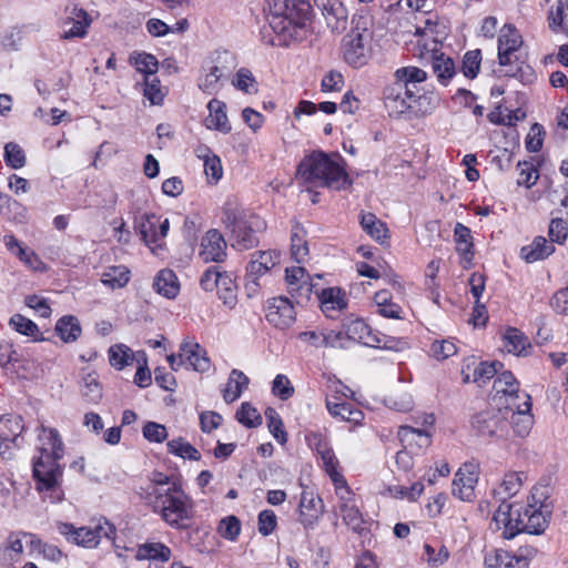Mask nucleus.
Wrapping results in <instances>:
<instances>
[{
	"mask_svg": "<svg viewBox=\"0 0 568 568\" xmlns=\"http://www.w3.org/2000/svg\"><path fill=\"white\" fill-rule=\"evenodd\" d=\"M548 235L552 244H564L568 237V223L560 217L551 219Z\"/></svg>",
	"mask_w": 568,
	"mask_h": 568,
	"instance_id": "69168bd1",
	"label": "nucleus"
},
{
	"mask_svg": "<svg viewBox=\"0 0 568 568\" xmlns=\"http://www.w3.org/2000/svg\"><path fill=\"white\" fill-rule=\"evenodd\" d=\"M92 20L88 12L77 6L72 7L63 23V39L84 38Z\"/></svg>",
	"mask_w": 568,
	"mask_h": 568,
	"instance_id": "a211bd4d",
	"label": "nucleus"
},
{
	"mask_svg": "<svg viewBox=\"0 0 568 568\" xmlns=\"http://www.w3.org/2000/svg\"><path fill=\"white\" fill-rule=\"evenodd\" d=\"M434 73L443 84H446L455 74V64L450 58H445L443 53L432 59Z\"/></svg>",
	"mask_w": 568,
	"mask_h": 568,
	"instance_id": "8fccbe9b",
	"label": "nucleus"
},
{
	"mask_svg": "<svg viewBox=\"0 0 568 568\" xmlns=\"http://www.w3.org/2000/svg\"><path fill=\"white\" fill-rule=\"evenodd\" d=\"M477 481L478 466L474 463H465L455 474L453 495L464 501L473 500Z\"/></svg>",
	"mask_w": 568,
	"mask_h": 568,
	"instance_id": "ddd939ff",
	"label": "nucleus"
},
{
	"mask_svg": "<svg viewBox=\"0 0 568 568\" xmlns=\"http://www.w3.org/2000/svg\"><path fill=\"white\" fill-rule=\"evenodd\" d=\"M187 364L196 372H206L211 363L206 351L194 339H185L180 347Z\"/></svg>",
	"mask_w": 568,
	"mask_h": 568,
	"instance_id": "b1692460",
	"label": "nucleus"
},
{
	"mask_svg": "<svg viewBox=\"0 0 568 568\" xmlns=\"http://www.w3.org/2000/svg\"><path fill=\"white\" fill-rule=\"evenodd\" d=\"M498 63L501 68L499 73L505 77H518V73H524V61L517 53H503L498 52Z\"/></svg>",
	"mask_w": 568,
	"mask_h": 568,
	"instance_id": "de8ad7c7",
	"label": "nucleus"
},
{
	"mask_svg": "<svg viewBox=\"0 0 568 568\" xmlns=\"http://www.w3.org/2000/svg\"><path fill=\"white\" fill-rule=\"evenodd\" d=\"M537 555L532 546H521L516 551L493 550L485 556V568H528Z\"/></svg>",
	"mask_w": 568,
	"mask_h": 568,
	"instance_id": "9d476101",
	"label": "nucleus"
},
{
	"mask_svg": "<svg viewBox=\"0 0 568 568\" xmlns=\"http://www.w3.org/2000/svg\"><path fill=\"white\" fill-rule=\"evenodd\" d=\"M54 331L64 343L75 342L82 333L80 322L73 315H64L59 318Z\"/></svg>",
	"mask_w": 568,
	"mask_h": 568,
	"instance_id": "473e14b6",
	"label": "nucleus"
},
{
	"mask_svg": "<svg viewBox=\"0 0 568 568\" xmlns=\"http://www.w3.org/2000/svg\"><path fill=\"white\" fill-rule=\"evenodd\" d=\"M361 226L372 239L382 244L388 239L386 224L373 213H363L361 215Z\"/></svg>",
	"mask_w": 568,
	"mask_h": 568,
	"instance_id": "e433bc0d",
	"label": "nucleus"
},
{
	"mask_svg": "<svg viewBox=\"0 0 568 568\" xmlns=\"http://www.w3.org/2000/svg\"><path fill=\"white\" fill-rule=\"evenodd\" d=\"M525 400L524 405L517 407L515 414L509 415V424L514 433L519 437H526L534 425V417L531 414V397L529 395H521Z\"/></svg>",
	"mask_w": 568,
	"mask_h": 568,
	"instance_id": "412c9836",
	"label": "nucleus"
},
{
	"mask_svg": "<svg viewBox=\"0 0 568 568\" xmlns=\"http://www.w3.org/2000/svg\"><path fill=\"white\" fill-rule=\"evenodd\" d=\"M285 281L288 293L297 303L310 298L313 286L310 275L304 267H287L285 271Z\"/></svg>",
	"mask_w": 568,
	"mask_h": 568,
	"instance_id": "dca6fc26",
	"label": "nucleus"
},
{
	"mask_svg": "<svg viewBox=\"0 0 568 568\" xmlns=\"http://www.w3.org/2000/svg\"><path fill=\"white\" fill-rule=\"evenodd\" d=\"M326 407L332 416L339 417L342 420H346L355 425L361 424L364 419L363 412L355 408L349 403H333L327 399Z\"/></svg>",
	"mask_w": 568,
	"mask_h": 568,
	"instance_id": "4c0bfd02",
	"label": "nucleus"
},
{
	"mask_svg": "<svg viewBox=\"0 0 568 568\" xmlns=\"http://www.w3.org/2000/svg\"><path fill=\"white\" fill-rule=\"evenodd\" d=\"M475 365V361L468 362L462 368L463 381L465 383L475 382V383H485L486 381L493 378L499 368L503 367V364L499 362H481L478 366L474 367L473 378H470L469 369Z\"/></svg>",
	"mask_w": 568,
	"mask_h": 568,
	"instance_id": "c85d7f7f",
	"label": "nucleus"
},
{
	"mask_svg": "<svg viewBox=\"0 0 568 568\" xmlns=\"http://www.w3.org/2000/svg\"><path fill=\"white\" fill-rule=\"evenodd\" d=\"M523 479L519 473H508L504 476L501 483L494 489V498L499 503L497 509L501 506L507 505L515 509V505L508 503V499L514 497L521 488Z\"/></svg>",
	"mask_w": 568,
	"mask_h": 568,
	"instance_id": "4be33fe9",
	"label": "nucleus"
},
{
	"mask_svg": "<svg viewBox=\"0 0 568 568\" xmlns=\"http://www.w3.org/2000/svg\"><path fill=\"white\" fill-rule=\"evenodd\" d=\"M291 242L292 258L300 264L303 263L308 255V246L304 239V230L298 223L292 227Z\"/></svg>",
	"mask_w": 568,
	"mask_h": 568,
	"instance_id": "79ce46f5",
	"label": "nucleus"
},
{
	"mask_svg": "<svg viewBox=\"0 0 568 568\" xmlns=\"http://www.w3.org/2000/svg\"><path fill=\"white\" fill-rule=\"evenodd\" d=\"M280 262V253L276 251H260L252 255L246 272L247 278H251L250 283L256 285V280L262 275L266 274Z\"/></svg>",
	"mask_w": 568,
	"mask_h": 568,
	"instance_id": "6ab92c4d",
	"label": "nucleus"
},
{
	"mask_svg": "<svg viewBox=\"0 0 568 568\" xmlns=\"http://www.w3.org/2000/svg\"><path fill=\"white\" fill-rule=\"evenodd\" d=\"M508 426L509 420L496 404L477 413L471 418L473 430L484 438L504 437L508 433Z\"/></svg>",
	"mask_w": 568,
	"mask_h": 568,
	"instance_id": "1a4fd4ad",
	"label": "nucleus"
},
{
	"mask_svg": "<svg viewBox=\"0 0 568 568\" xmlns=\"http://www.w3.org/2000/svg\"><path fill=\"white\" fill-rule=\"evenodd\" d=\"M131 62L134 64L135 69L145 74V77H154L158 71V60L150 53L142 52L131 55Z\"/></svg>",
	"mask_w": 568,
	"mask_h": 568,
	"instance_id": "603ef678",
	"label": "nucleus"
},
{
	"mask_svg": "<svg viewBox=\"0 0 568 568\" xmlns=\"http://www.w3.org/2000/svg\"><path fill=\"white\" fill-rule=\"evenodd\" d=\"M143 94L151 104H162L164 93L162 92L160 80L156 77H145Z\"/></svg>",
	"mask_w": 568,
	"mask_h": 568,
	"instance_id": "e2e57ef3",
	"label": "nucleus"
},
{
	"mask_svg": "<svg viewBox=\"0 0 568 568\" xmlns=\"http://www.w3.org/2000/svg\"><path fill=\"white\" fill-rule=\"evenodd\" d=\"M549 27L552 30L568 27V0H558L556 9L550 12Z\"/></svg>",
	"mask_w": 568,
	"mask_h": 568,
	"instance_id": "774afa93",
	"label": "nucleus"
},
{
	"mask_svg": "<svg viewBox=\"0 0 568 568\" xmlns=\"http://www.w3.org/2000/svg\"><path fill=\"white\" fill-rule=\"evenodd\" d=\"M371 21L364 16H354L352 29L343 38L342 52L344 61L353 68H362L367 64L371 57L372 32Z\"/></svg>",
	"mask_w": 568,
	"mask_h": 568,
	"instance_id": "423d86ee",
	"label": "nucleus"
},
{
	"mask_svg": "<svg viewBox=\"0 0 568 568\" xmlns=\"http://www.w3.org/2000/svg\"><path fill=\"white\" fill-rule=\"evenodd\" d=\"M397 436L404 446H413L415 443L419 447H427L430 444V438L425 430L410 426H400Z\"/></svg>",
	"mask_w": 568,
	"mask_h": 568,
	"instance_id": "49530a36",
	"label": "nucleus"
},
{
	"mask_svg": "<svg viewBox=\"0 0 568 568\" xmlns=\"http://www.w3.org/2000/svg\"><path fill=\"white\" fill-rule=\"evenodd\" d=\"M130 280V271L124 265H115L108 267L101 277V282L111 288H121L128 284Z\"/></svg>",
	"mask_w": 568,
	"mask_h": 568,
	"instance_id": "a19ab883",
	"label": "nucleus"
},
{
	"mask_svg": "<svg viewBox=\"0 0 568 568\" xmlns=\"http://www.w3.org/2000/svg\"><path fill=\"white\" fill-rule=\"evenodd\" d=\"M555 252L554 244L545 236L538 235L520 250V257L527 263L544 261Z\"/></svg>",
	"mask_w": 568,
	"mask_h": 568,
	"instance_id": "a878e982",
	"label": "nucleus"
},
{
	"mask_svg": "<svg viewBox=\"0 0 568 568\" xmlns=\"http://www.w3.org/2000/svg\"><path fill=\"white\" fill-rule=\"evenodd\" d=\"M247 376L239 369H233L230 374L226 387L223 390L224 400L226 403L236 400L241 396L243 389L247 387Z\"/></svg>",
	"mask_w": 568,
	"mask_h": 568,
	"instance_id": "58836bf2",
	"label": "nucleus"
},
{
	"mask_svg": "<svg viewBox=\"0 0 568 568\" xmlns=\"http://www.w3.org/2000/svg\"><path fill=\"white\" fill-rule=\"evenodd\" d=\"M427 78L424 70L417 67H403L395 72V83L405 84V89L415 90L419 93L418 85Z\"/></svg>",
	"mask_w": 568,
	"mask_h": 568,
	"instance_id": "72a5a7b5",
	"label": "nucleus"
},
{
	"mask_svg": "<svg viewBox=\"0 0 568 568\" xmlns=\"http://www.w3.org/2000/svg\"><path fill=\"white\" fill-rule=\"evenodd\" d=\"M504 346L508 353L517 356H528L531 344L527 336L515 327H509L504 334Z\"/></svg>",
	"mask_w": 568,
	"mask_h": 568,
	"instance_id": "7c9ffc66",
	"label": "nucleus"
},
{
	"mask_svg": "<svg viewBox=\"0 0 568 568\" xmlns=\"http://www.w3.org/2000/svg\"><path fill=\"white\" fill-rule=\"evenodd\" d=\"M523 45V38L513 24H505L498 37V52L516 53Z\"/></svg>",
	"mask_w": 568,
	"mask_h": 568,
	"instance_id": "f704fd0d",
	"label": "nucleus"
},
{
	"mask_svg": "<svg viewBox=\"0 0 568 568\" xmlns=\"http://www.w3.org/2000/svg\"><path fill=\"white\" fill-rule=\"evenodd\" d=\"M237 420L246 427H256L261 425L262 417L257 409L251 406L248 403H243L241 408L236 413Z\"/></svg>",
	"mask_w": 568,
	"mask_h": 568,
	"instance_id": "338daca9",
	"label": "nucleus"
},
{
	"mask_svg": "<svg viewBox=\"0 0 568 568\" xmlns=\"http://www.w3.org/2000/svg\"><path fill=\"white\" fill-rule=\"evenodd\" d=\"M493 388L495 390L494 403H497V399L500 397H505L515 390L519 389V384L511 372H503L499 374L494 381Z\"/></svg>",
	"mask_w": 568,
	"mask_h": 568,
	"instance_id": "c03bdc74",
	"label": "nucleus"
},
{
	"mask_svg": "<svg viewBox=\"0 0 568 568\" xmlns=\"http://www.w3.org/2000/svg\"><path fill=\"white\" fill-rule=\"evenodd\" d=\"M232 83L237 90H241L245 93L252 94L257 92L256 80L253 73L246 68H241L236 72Z\"/></svg>",
	"mask_w": 568,
	"mask_h": 568,
	"instance_id": "4d7b16f0",
	"label": "nucleus"
},
{
	"mask_svg": "<svg viewBox=\"0 0 568 568\" xmlns=\"http://www.w3.org/2000/svg\"><path fill=\"white\" fill-rule=\"evenodd\" d=\"M426 99L415 90L405 89V84L392 82L384 89V104L390 116H400L410 112L415 115L425 113L422 103Z\"/></svg>",
	"mask_w": 568,
	"mask_h": 568,
	"instance_id": "0eeeda50",
	"label": "nucleus"
},
{
	"mask_svg": "<svg viewBox=\"0 0 568 568\" xmlns=\"http://www.w3.org/2000/svg\"><path fill=\"white\" fill-rule=\"evenodd\" d=\"M315 7L322 12L332 32L342 33L346 30L348 12L339 0H315Z\"/></svg>",
	"mask_w": 568,
	"mask_h": 568,
	"instance_id": "2eb2a0df",
	"label": "nucleus"
},
{
	"mask_svg": "<svg viewBox=\"0 0 568 568\" xmlns=\"http://www.w3.org/2000/svg\"><path fill=\"white\" fill-rule=\"evenodd\" d=\"M425 559L432 567H439L444 565L449 558V551L444 545H439L436 548L433 545H424Z\"/></svg>",
	"mask_w": 568,
	"mask_h": 568,
	"instance_id": "680f3d73",
	"label": "nucleus"
},
{
	"mask_svg": "<svg viewBox=\"0 0 568 568\" xmlns=\"http://www.w3.org/2000/svg\"><path fill=\"white\" fill-rule=\"evenodd\" d=\"M554 505L550 499V488L544 485L534 486L528 504L521 511V507L511 510L504 505L494 514L493 521L496 529L501 530L505 539H513L520 532L540 535L549 525Z\"/></svg>",
	"mask_w": 568,
	"mask_h": 568,
	"instance_id": "f257e3e1",
	"label": "nucleus"
},
{
	"mask_svg": "<svg viewBox=\"0 0 568 568\" xmlns=\"http://www.w3.org/2000/svg\"><path fill=\"white\" fill-rule=\"evenodd\" d=\"M209 115L204 120V125L209 130H215L227 134L232 126L226 114V104L217 99H212L207 103Z\"/></svg>",
	"mask_w": 568,
	"mask_h": 568,
	"instance_id": "aec40b11",
	"label": "nucleus"
},
{
	"mask_svg": "<svg viewBox=\"0 0 568 568\" xmlns=\"http://www.w3.org/2000/svg\"><path fill=\"white\" fill-rule=\"evenodd\" d=\"M377 312L387 318H400L402 307L392 302V296L388 291H379L374 296Z\"/></svg>",
	"mask_w": 568,
	"mask_h": 568,
	"instance_id": "a18cd8bd",
	"label": "nucleus"
},
{
	"mask_svg": "<svg viewBox=\"0 0 568 568\" xmlns=\"http://www.w3.org/2000/svg\"><path fill=\"white\" fill-rule=\"evenodd\" d=\"M4 161L11 169H21L27 162L24 151L19 144L9 142L4 146Z\"/></svg>",
	"mask_w": 568,
	"mask_h": 568,
	"instance_id": "6e6d98bb",
	"label": "nucleus"
},
{
	"mask_svg": "<svg viewBox=\"0 0 568 568\" xmlns=\"http://www.w3.org/2000/svg\"><path fill=\"white\" fill-rule=\"evenodd\" d=\"M215 288L217 290L219 296L224 304L229 306H233L235 304V284L230 274L224 272V274H222V277L220 278L219 285Z\"/></svg>",
	"mask_w": 568,
	"mask_h": 568,
	"instance_id": "13d9d810",
	"label": "nucleus"
},
{
	"mask_svg": "<svg viewBox=\"0 0 568 568\" xmlns=\"http://www.w3.org/2000/svg\"><path fill=\"white\" fill-rule=\"evenodd\" d=\"M134 557L138 560H160L169 561L171 549L162 542H145L140 545Z\"/></svg>",
	"mask_w": 568,
	"mask_h": 568,
	"instance_id": "c9c22d12",
	"label": "nucleus"
},
{
	"mask_svg": "<svg viewBox=\"0 0 568 568\" xmlns=\"http://www.w3.org/2000/svg\"><path fill=\"white\" fill-rule=\"evenodd\" d=\"M9 325L16 332L26 336L34 337L39 333L37 324L21 314H14L10 318Z\"/></svg>",
	"mask_w": 568,
	"mask_h": 568,
	"instance_id": "0e129e2a",
	"label": "nucleus"
},
{
	"mask_svg": "<svg viewBox=\"0 0 568 568\" xmlns=\"http://www.w3.org/2000/svg\"><path fill=\"white\" fill-rule=\"evenodd\" d=\"M166 446L170 454L184 459L199 460L201 458L199 450L182 438L172 439Z\"/></svg>",
	"mask_w": 568,
	"mask_h": 568,
	"instance_id": "3c124183",
	"label": "nucleus"
},
{
	"mask_svg": "<svg viewBox=\"0 0 568 568\" xmlns=\"http://www.w3.org/2000/svg\"><path fill=\"white\" fill-rule=\"evenodd\" d=\"M437 22L432 19L425 21L424 27H416L414 36L416 42L413 48V54L422 60H432L440 54L442 43L435 37Z\"/></svg>",
	"mask_w": 568,
	"mask_h": 568,
	"instance_id": "9b49d317",
	"label": "nucleus"
},
{
	"mask_svg": "<svg viewBox=\"0 0 568 568\" xmlns=\"http://www.w3.org/2000/svg\"><path fill=\"white\" fill-rule=\"evenodd\" d=\"M345 334L347 339L355 341L367 347L378 345V332H374L368 324L361 318L351 321L345 325Z\"/></svg>",
	"mask_w": 568,
	"mask_h": 568,
	"instance_id": "5701e85b",
	"label": "nucleus"
},
{
	"mask_svg": "<svg viewBox=\"0 0 568 568\" xmlns=\"http://www.w3.org/2000/svg\"><path fill=\"white\" fill-rule=\"evenodd\" d=\"M454 237L456 242V251L462 257L463 266L468 268L474 258L471 231L466 225L456 223L454 227Z\"/></svg>",
	"mask_w": 568,
	"mask_h": 568,
	"instance_id": "393cba45",
	"label": "nucleus"
},
{
	"mask_svg": "<svg viewBox=\"0 0 568 568\" xmlns=\"http://www.w3.org/2000/svg\"><path fill=\"white\" fill-rule=\"evenodd\" d=\"M265 317L274 327L284 329L295 322L296 313L287 297L278 296L268 302Z\"/></svg>",
	"mask_w": 568,
	"mask_h": 568,
	"instance_id": "4468645a",
	"label": "nucleus"
},
{
	"mask_svg": "<svg viewBox=\"0 0 568 568\" xmlns=\"http://www.w3.org/2000/svg\"><path fill=\"white\" fill-rule=\"evenodd\" d=\"M318 298L321 308L327 317H333L332 312L342 311L347 307L345 294L337 287L322 290Z\"/></svg>",
	"mask_w": 568,
	"mask_h": 568,
	"instance_id": "2f4dec72",
	"label": "nucleus"
},
{
	"mask_svg": "<svg viewBox=\"0 0 568 568\" xmlns=\"http://www.w3.org/2000/svg\"><path fill=\"white\" fill-rule=\"evenodd\" d=\"M145 503L171 528L184 530L191 526L195 511L194 501L183 489L182 484Z\"/></svg>",
	"mask_w": 568,
	"mask_h": 568,
	"instance_id": "39448f33",
	"label": "nucleus"
},
{
	"mask_svg": "<svg viewBox=\"0 0 568 568\" xmlns=\"http://www.w3.org/2000/svg\"><path fill=\"white\" fill-rule=\"evenodd\" d=\"M297 178L314 186L337 191L352 185L344 160L338 154L328 155L323 151H314L301 161Z\"/></svg>",
	"mask_w": 568,
	"mask_h": 568,
	"instance_id": "20e7f679",
	"label": "nucleus"
},
{
	"mask_svg": "<svg viewBox=\"0 0 568 568\" xmlns=\"http://www.w3.org/2000/svg\"><path fill=\"white\" fill-rule=\"evenodd\" d=\"M81 394L87 402L97 404L102 398V387L94 374H87L81 381Z\"/></svg>",
	"mask_w": 568,
	"mask_h": 568,
	"instance_id": "09e8293b",
	"label": "nucleus"
},
{
	"mask_svg": "<svg viewBox=\"0 0 568 568\" xmlns=\"http://www.w3.org/2000/svg\"><path fill=\"white\" fill-rule=\"evenodd\" d=\"M265 417L267 419V426L271 434L276 438L278 443H286L287 434L284 430L283 422L280 415L276 413V410L274 408L268 407L265 410Z\"/></svg>",
	"mask_w": 568,
	"mask_h": 568,
	"instance_id": "bf43d9fd",
	"label": "nucleus"
},
{
	"mask_svg": "<svg viewBox=\"0 0 568 568\" xmlns=\"http://www.w3.org/2000/svg\"><path fill=\"white\" fill-rule=\"evenodd\" d=\"M222 77V70L216 65H212L209 71L199 79V88L205 93L213 94L220 89V79Z\"/></svg>",
	"mask_w": 568,
	"mask_h": 568,
	"instance_id": "864d4df0",
	"label": "nucleus"
},
{
	"mask_svg": "<svg viewBox=\"0 0 568 568\" xmlns=\"http://www.w3.org/2000/svg\"><path fill=\"white\" fill-rule=\"evenodd\" d=\"M57 529L67 540L85 548H95L102 538L112 539L114 535L113 525L106 520L79 528L60 521L57 523Z\"/></svg>",
	"mask_w": 568,
	"mask_h": 568,
	"instance_id": "6e6552de",
	"label": "nucleus"
},
{
	"mask_svg": "<svg viewBox=\"0 0 568 568\" xmlns=\"http://www.w3.org/2000/svg\"><path fill=\"white\" fill-rule=\"evenodd\" d=\"M318 518L313 494L304 491L300 500V521L304 527H312Z\"/></svg>",
	"mask_w": 568,
	"mask_h": 568,
	"instance_id": "37998d69",
	"label": "nucleus"
},
{
	"mask_svg": "<svg viewBox=\"0 0 568 568\" xmlns=\"http://www.w3.org/2000/svg\"><path fill=\"white\" fill-rule=\"evenodd\" d=\"M521 395H528L526 392L515 390L514 393L505 396L504 398L500 397L497 399V403H495L498 408L503 412V414L507 417L509 420V415L515 414L517 412V407L521 408V405H524L525 400L521 398Z\"/></svg>",
	"mask_w": 568,
	"mask_h": 568,
	"instance_id": "5fc2aeb1",
	"label": "nucleus"
},
{
	"mask_svg": "<svg viewBox=\"0 0 568 568\" xmlns=\"http://www.w3.org/2000/svg\"><path fill=\"white\" fill-rule=\"evenodd\" d=\"M40 455L33 462V476L38 481V490L43 493V499L57 504L63 499L60 487L62 468L59 460L63 456V444L53 428L41 427L39 434Z\"/></svg>",
	"mask_w": 568,
	"mask_h": 568,
	"instance_id": "f03ea898",
	"label": "nucleus"
},
{
	"mask_svg": "<svg viewBox=\"0 0 568 568\" xmlns=\"http://www.w3.org/2000/svg\"><path fill=\"white\" fill-rule=\"evenodd\" d=\"M226 242L223 235L215 229L210 230L201 241L200 257L203 262H223L226 257Z\"/></svg>",
	"mask_w": 568,
	"mask_h": 568,
	"instance_id": "f3484780",
	"label": "nucleus"
},
{
	"mask_svg": "<svg viewBox=\"0 0 568 568\" xmlns=\"http://www.w3.org/2000/svg\"><path fill=\"white\" fill-rule=\"evenodd\" d=\"M153 288L166 298H174L180 292V283L172 270L163 268L154 277Z\"/></svg>",
	"mask_w": 568,
	"mask_h": 568,
	"instance_id": "c756f323",
	"label": "nucleus"
},
{
	"mask_svg": "<svg viewBox=\"0 0 568 568\" xmlns=\"http://www.w3.org/2000/svg\"><path fill=\"white\" fill-rule=\"evenodd\" d=\"M109 361L111 366L122 369L132 361L131 349L123 344L111 346L109 349Z\"/></svg>",
	"mask_w": 568,
	"mask_h": 568,
	"instance_id": "052dcab7",
	"label": "nucleus"
},
{
	"mask_svg": "<svg viewBox=\"0 0 568 568\" xmlns=\"http://www.w3.org/2000/svg\"><path fill=\"white\" fill-rule=\"evenodd\" d=\"M181 483L166 474L153 471L149 478V484L141 488V497L146 501L160 494L171 490L173 486H180Z\"/></svg>",
	"mask_w": 568,
	"mask_h": 568,
	"instance_id": "bb28decb",
	"label": "nucleus"
},
{
	"mask_svg": "<svg viewBox=\"0 0 568 568\" xmlns=\"http://www.w3.org/2000/svg\"><path fill=\"white\" fill-rule=\"evenodd\" d=\"M338 510L344 524L357 534H362L365 528V520L357 505L338 504Z\"/></svg>",
	"mask_w": 568,
	"mask_h": 568,
	"instance_id": "ea45409f",
	"label": "nucleus"
},
{
	"mask_svg": "<svg viewBox=\"0 0 568 568\" xmlns=\"http://www.w3.org/2000/svg\"><path fill=\"white\" fill-rule=\"evenodd\" d=\"M136 229L139 230L144 243L154 252L159 244L158 224H160V216L156 214H143L135 220Z\"/></svg>",
	"mask_w": 568,
	"mask_h": 568,
	"instance_id": "cd10ccee",
	"label": "nucleus"
},
{
	"mask_svg": "<svg viewBox=\"0 0 568 568\" xmlns=\"http://www.w3.org/2000/svg\"><path fill=\"white\" fill-rule=\"evenodd\" d=\"M311 9L305 0H272L268 24L275 36L271 44L290 47L304 41L310 32Z\"/></svg>",
	"mask_w": 568,
	"mask_h": 568,
	"instance_id": "7ed1b4c3",
	"label": "nucleus"
},
{
	"mask_svg": "<svg viewBox=\"0 0 568 568\" xmlns=\"http://www.w3.org/2000/svg\"><path fill=\"white\" fill-rule=\"evenodd\" d=\"M266 229L265 221L258 215L251 214L247 220L242 221L240 225L232 231L234 243L233 247L237 250H248L258 243L257 233Z\"/></svg>",
	"mask_w": 568,
	"mask_h": 568,
	"instance_id": "f8f14e48",
	"label": "nucleus"
}]
</instances>
